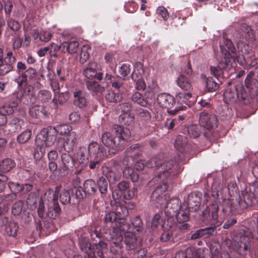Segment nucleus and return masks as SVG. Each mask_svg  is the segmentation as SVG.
I'll return each mask as SVG.
<instances>
[{
    "mask_svg": "<svg viewBox=\"0 0 258 258\" xmlns=\"http://www.w3.org/2000/svg\"><path fill=\"white\" fill-rule=\"evenodd\" d=\"M70 93L68 91L60 93L59 91L54 94V97L51 102L55 108L58 105H62L69 99Z\"/></svg>",
    "mask_w": 258,
    "mask_h": 258,
    "instance_id": "obj_25",
    "label": "nucleus"
},
{
    "mask_svg": "<svg viewBox=\"0 0 258 258\" xmlns=\"http://www.w3.org/2000/svg\"><path fill=\"white\" fill-rule=\"evenodd\" d=\"M219 87V84L213 78H208L206 81V88L209 92H214Z\"/></svg>",
    "mask_w": 258,
    "mask_h": 258,
    "instance_id": "obj_51",
    "label": "nucleus"
},
{
    "mask_svg": "<svg viewBox=\"0 0 258 258\" xmlns=\"http://www.w3.org/2000/svg\"><path fill=\"white\" fill-rule=\"evenodd\" d=\"M13 69V67L6 64L3 61L0 62V76H4L11 72Z\"/></svg>",
    "mask_w": 258,
    "mask_h": 258,
    "instance_id": "obj_63",
    "label": "nucleus"
},
{
    "mask_svg": "<svg viewBox=\"0 0 258 258\" xmlns=\"http://www.w3.org/2000/svg\"><path fill=\"white\" fill-rule=\"evenodd\" d=\"M176 98L177 103L181 104V106L176 108L174 110L168 111L170 114H176L179 110H183L184 108H185V105L189 107L193 105L196 101L195 98L192 96L191 93L190 92L187 93H179L176 95Z\"/></svg>",
    "mask_w": 258,
    "mask_h": 258,
    "instance_id": "obj_12",
    "label": "nucleus"
},
{
    "mask_svg": "<svg viewBox=\"0 0 258 258\" xmlns=\"http://www.w3.org/2000/svg\"><path fill=\"white\" fill-rule=\"evenodd\" d=\"M157 184V183H155ZM151 196V201L161 206H164V202L169 197L167 195H163L167 190L168 186L167 181H162L159 183Z\"/></svg>",
    "mask_w": 258,
    "mask_h": 258,
    "instance_id": "obj_10",
    "label": "nucleus"
},
{
    "mask_svg": "<svg viewBox=\"0 0 258 258\" xmlns=\"http://www.w3.org/2000/svg\"><path fill=\"white\" fill-rule=\"evenodd\" d=\"M130 66L128 64L123 63L119 68V73L122 77L127 76L130 73Z\"/></svg>",
    "mask_w": 258,
    "mask_h": 258,
    "instance_id": "obj_64",
    "label": "nucleus"
},
{
    "mask_svg": "<svg viewBox=\"0 0 258 258\" xmlns=\"http://www.w3.org/2000/svg\"><path fill=\"white\" fill-rule=\"evenodd\" d=\"M89 158L87 149L85 147H80L76 154L77 161L83 165H86L89 163Z\"/></svg>",
    "mask_w": 258,
    "mask_h": 258,
    "instance_id": "obj_26",
    "label": "nucleus"
},
{
    "mask_svg": "<svg viewBox=\"0 0 258 258\" xmlns=\"http://www.w3.org/2000/svg\"><path fill=\"white\" fill-rule=\"evenodd\" d=\"M157 102L160 107L167 110L172 108L175 103L173 96L166 93L159 94L157 96Z\"/></svg>",
    "mask_w": 258,
    "mask_h": 258,
    "instance_id": "obj_15",
    "label": "nucleus"
},
{
    "mask_svg": "<svg viewBox=\"0 0 258 258\" xmlns=\"http://www.w3.org/2000/svg\"><path fill=\"white\" fill-rule=\"evenodd\" d=\"M105 158H90L89 167L91 169H95L99 167L101 164V161L104 160Z\"/></svg>",
    "mask_w": 258,
    "mask_h": 258,
    "instance_id": "obj_57",
    "label": "nucleus"
},
{
    "mask_svg": "<svg viewBox=\"0 0 258 258\" xmlns=\"http://www.w3.org/2000/svg\"><path fill=\"white\" fill-rule=\"evenodd\" d=\"M10 124L15 127L16 131H20L24 125V121L17 117H14L11 120Z\"/></svg>",
    "mask_w": 258,
    "mask_h": 258,
    "instance_id": "obj_62",
    "label": "nucleus"
},
{
    "mask_svg": "<svg viewBox=\"0 0 258 258\" xmlns=\"http://www.w3.org/2000/svg\"><path fill=\"white\" fill-rule=\"evenodd\" d=\"M122 169L118 165L114 166L106 173V177L110 183H114L120 179Z\"/></svg>",
    "mask_w": 258,
    "mask_h": 258,
    "instance_id": "obj_24",
    "label": "nucleus"
},
{
    "mask_svg": "<svg viewBox=\"0 0 258 258\" xmlns=\"http://www.w3.org/2000/svg\"><path fill=\"white\" fill-rule=\"evenodd\" d=\"M112 208L116 217H125L128 214L127 209L122 205L116 203V205L113 206Z\"/></svg>",
    "mask_w": 258,
    "mask_h": 258,
    "instance_id": "obj_43",
    "label": "nucleus"
},
{
    "mask_svg": "<svg viewBox=\"0 0 258 258\" xmlns=\"http://www.w3.org/2000/svg\"><path fill=\"white\" fill-rule=\"evenodd\" d=\"M97 188H98L101 194H104L106 192L108 187V182L107 180L103 177H101L99 178L97 185Z\"/></svg>",
    "mask_w": 258,
    "mask_h": 258,
    "instance_id": "obj_50",
    "label": "nucleus"
},
{
    "mask_svg": "<svg viewBox=\"0 0 258 258\" xmlns=\"http://www.w3.org/2000/svg\"><path fill=\"white\" fill-rule=\"evenodd\" d=\"M61 160L63 166V170H69L74 166V160L69 154L67 153L62 154L61 155Z\"/></svg>",
    "mask_w": 258,
    "mask_h": 258,
    "instance_id": "obj_42",
    "label": "nucleus"
},
{
    "mask_svg": "<svg viewBox=\"0 0 258 258\" xmlns=\"http://www.w3.org/2000/svg\"><path fill=\"white\" fill-rule=\"evenodd\" d=\"M201 125H191L188 127L187 132L189 136L192 138H197L199 137L201 133Z\"/></svg>",
    "mask_w": 258,
    "mask_h": 258,
    "instance_id": "obj_45",
    "label": "nucleus"
},
{
    "mask_svg": "<svg viewBox=\"0 0 258 258\" xmlns=\"http://www.w3.org/2000/svg\"><path fill=\"white\" fill-rule=\"evenodd\" d=\"M90 47L88 45H84L82 49L80 54V61L81 63H85L90 57Z\"/></svg>",
    "mask_w": 258,
    "mask_h": 258,
    "instance_id": "obj_47",
    "label": "nucleus"
},
{
    "mask_svg": "<svg viewBox=\"0 0 258 258\" xmlns=\"http://www.w3.org/2000/svg\"><path fill=\"white\" fill-rule=\"evenodd\" d=\"M88 152L90 158H106L107 153L106 149L97 143L92 142L88 146Z\"/></svg>",
    "mask_w": 258,
    "mask_h": 258,
    "instance_id": "obj_14",
    "label": "nucleus"
},
{
    "mask_svg": "<svg viewBox=\"0 0 258 258\" xmlns=\"http://www.w3.org/2000/svg\"><path fill=\"white\" fill-rule=\"evenodd\" d=\"M18 104L17 100H11L0 106V111L7 116L14 112V108L17 107Z\"/></svg>",
    "mask_w": 258,
    "mask_h": 258,
    "instance_id": "obj_30",
    "label": "nucleus"
},
{
    "mask_svg": "<svg viewBox=\"0 0 258 258\" xmlns=\"http://www.w3.org/2000/svg\"><path fill=\"white\" fill-rule=\"evenodd\" d=\"M57 139L55 128L49 127L42 130L35 139L37 148L34 152V158L39 159L43 157L45 153V147L52 145L56 147Z\"/></svg>",
    "mask_w": 258,
    "mask_h": 258,
    "instance_id": "obj_4",
    "label": "nucleus"
},
{
    "mask_svg": "<svg viewBox=\"0 0 258 258\" xmlns=\"http://www.w3.org/2000/svg\"><path fill=\"white\" fill-rule=\"evenodd\" d=\"M31 136V131L29 130H27L18 136L17 140L19 143L24 144L29 140Z\"/></svg>",
    "mask_w": 258,
    "mask_h": 258,
    "instance_id": "obj_52",
    "label": "nucleus"
},
{
    "mask_svg": "<svg viewBox=\"0 0 258 258\" xmlns=\"http://www.w3.org/2000/svg\"><path fill=\"white\" fill-rule=\"evenodd\" d=\"M137 113L140 119L144 121L150 120L151 117L150 112L146 109L139 108L137 110Z\"/></svg>",
    "mask_w": 258,
    "mask_h": 258,
    "instance_id": "obj_53",
    "label": "nucleus"
},
{
    "mask_svg": "<svg viewBox=\"0 0 258 258\" xmlns=\"http://www.w3.org/2000/svg\"><path fill=\"white\" fill-rule=\"evenodd\" d=\"M134 116L128 112L121 114L119 117V122L127 126H132L134 123Z\"/></svg>",
    "mask_w": 258,
    "mask_h": 258,
    "instance_id": "obj_40",
    "label": "nucleus"
},
{
    "mask_svg": "<svg viewBox=\"0 0 258 258\" xmlns=\"http://www.w3.org/2000/svg\"><path fill=\"white\" fill-rule=\"evenodd\" d=\"M164 206L170 209V213L172 212L173 214H175L182 208L179 199L176 198H172L169 201H167V198L164 202Z\"/></svg>",
    "mask_w": 258,
    "mask_h": 258,
    "instance_id": "obj_31",
    "label": "nucleus"
},
{
    "mask_svg": "<svg viewBox=\"0 0 258 258\" xmlns=\"http://www.w3.org/2000/svg\"><path fill=\"white\" fill-rule=\"evenodd\" d=\"M123 232L118 231L117 229H114L110 236L109 237H106V239L115 247L120 248L122 245L121 243L123 240Z\"/></svg>",
    "mask_w": 258,
    "mask_h": 258,
    "instance_id": "obj_22",
    "label": "nucleus"
},
{
    "mask_svg": "<svg viewBox=\"0 0 258 258\" xmlns=\"http://www.w3.org/2000/svg\"><path fill=\"white\" fill-rule=\"evenodd\" d=\"M235 87L238 88V93L239 94V92L240 91V98L238 100L242 101L245 104L248 103L250 99L251 98V92H249V90H248V92H247V89L240 85H237Z\"/></svg>",
    "mask_w": 258,
    "mask_h": 258,
    "instance_id": "obj_37",
    "label": "nucleus"
},
{
    "mask_svg": "<svg viewBox=\"0 0 258 258\" xmlns=\"http://www.w3.org/2000/svg\"><path fill=\"white\" fill-rule=\"evenodd\" d=\"M224 101L226 103L230 104L236 102L239 99L240 94L238 93V88L234 87L233 89H227L223 94Z\"/></svg>",
    "mask_w": 258,
    "mask_h": 258,
    "instance_id": "obj_20",
    "label": "nucleus"
},
{
    "mask_svg": "<svg viewBox=\"0 0 258 258\" xmlns=\"http://www.w3.org/2000/svg\"><path fill=\"white\" fill-rule=\"evenodd\" d=\"M79 45L76 40L64 41L59 45V48L62 52L74 54L77 52Z\"/></svg>",
    "mask_w": 258,
    "mask_h": 258,
    "instance_id": "obj_19",
    "label": "nucleus"
},
{
    "mask_svg": "<svg viewBox=\"0 0 258 258\" xmlns=\"http://www.w3.org/2000/svg\"><path fill=\"white\" fill-rule=\"evenodd\" d=\"M29 113L32 117H38L43 113L42 112V107L38 105L34 106L30 108Z\"/></svg>",
    "mask_w": 258,
    "mask_h": 258,
    "instance_id": "obj_56",
    "label": "nucleus"
},
{
    "mask_svg": "<svg viewBox=\"0 0 258 258\" xmlns=\"http://www.w3.org/2000/svg\"><path fill=\"white\" fill-rule=\"evenodd\" d=\"M97 190V185L95 181L89 179L85 181L84 183V191L89 195H94Z\"/></svg>",
    "mask_w": 258,
    "mask_h": 258,
    "instance_id": "obj_34",
    "label": "nucleus"
},
{
    "mask_svg": "<svg viewBox=\"0 0 258 258\" xmlns=\"http://www.w3.org/2000/svg\"><path fill=\"white\" fill-rule=\"evenodd\" d=\"M97 65L96 62H89L84 70L83 74L85 77L89 79L96 78L99 80H102L103 74L97 73Z\"/></svg>",
    "mask_w": 258,
    "mask_h": 258,
    "instance_id": "obj_16",
    "label": "nucleus"
},
{
    "mask_svg": "<svg viewBox=\"0 0 258 258\" xmlns=\"http://www.w3.org/2000/svg\"><path fill=\"white\" fill-rule=\"evenodd\" d=\"M116 218V215H115L114 212L113 211H106L104 217L105 222L106 223H110L112 227Z\"/></svg>",
    "mask_w": 258,
    "mask_h": 258,
    "instance_id": "obj_55",
    "label": "nucleus"
},
{
    "mask_svg": "<svg viewBox=\"0 0 258 258\" xmlns=\"http://www.w3.org/2000/svg\"><path fill=\"white\" fill-rule=\"evenodd\" d=\"M23 203L22 201H19L16 202L12 207V213L15 215H19L22 212L23 208Z\"/></svg>",
    "mask_w": 258,
    "mask_h": 258,
    "instance_id": "obj_58",
    "label": "nucleus"
},
{
    "mask_svg": "<svg viewBox=\"0 0 258 258\" xmlns=\"http://www.w3.org/2000/svg\"><path fill=\"white\" fill-rule=\"evenodd\" d=\"M86 85L89 91L94 93H101L104 91V88L94 81L88 80Z\"/></svg>",
    "mask_w": 258,
    "mask_h": 258,
    "instance_id": "obj_35",
    "label": "nucleus"
},
{
    "mask_svg": "<svg viewBox=\"0 0 258 258\" xmlns=\"http://www.w3.org/2000/svg\"><path fill=\"white\" fill-rule=\"evenodd\" d=\"M201 251L200 249L187 248L185 251H180L177 252L175 258H201V256L198 255L199 253L201 252Z\"/></svg>",
    "mask_w": 258,
    "mask_h": 258,
    "instance_id": "obj_23",
    "label": "nucleus"
},
{
    "mask_svg": "<svg viewBox=\"0 0 258 258\" xmlns=\"http://www.w3.org/2000/svg\"><path fill=\"white\" fill-rule=\"evenodd\" d=\"M257 202L250 188L249 191L245 189L242 190L240 195L236 194L224 199L222 204V211L232 215L236 214L240 210L246 209Z\"/></svg>",
    "mask_w": 258,
    "mask_h": 258,
    "instance_id": "obj_1",
    "label": "nucleus"
},
{
    "mask_svg": "<svg viewBox=\"0 0 258 258\" xmlns=\"http://www.w3.org/2000/svg\"><path fill=\"white\" fill-rule=\"evenodd\" d=\"M60 188V186H57L55 187L54 191L48 189L44 196V200H47L48 202L47 215L51 219H55L60 212V208L57 202Z\"/></svg>",
    "mask_w": 258,
    "mask_h": 258,
    "instance_id": "obj_6",
    "label": "nucleus"
},
{
    "mask_svg": "<svg viewBox=\"0 0 258 258\" xmlns=\"http://www.w3.org/2000/svg\"><path fill=\"white\" fill-rule=\"evenodd\" d=\"M133 102L137 103L142 106H146L148 104V101L145 100L142 94L138 92H135L132 96Z\"/></svg>",
    "mask_w": 258,
    "mask_h": 258,
    "instance_id": "obj_48",
    "label": "nucleus"
},
{
    "mask_svg": "<svg viewBox=\"0 0 258 258\" xmlns=\"http://www.w3.org/2000/svg\"><path fill=\"white\" fill-rule=\"evenodd\" d=\"M124 242L127 250H132L137 246V238L135 235L131 232H127L124 234Z\"/></svg>",
    "mask_w": 258,
    "mask_h": 258,
    "instance_id": "obj_33",
    "label": "nucleus"
},
{
    "mask_svg": "<svg viewBox=\"0 0 258 258\" xmlns=\"http://www.w3.org/2000/svg\"><path fill=\"white\" fill-rule=\"evenodd\" d=\"M237 48L238 49V57L242 55L245 62L248 61V59L254 56L253 51L247 44L243 42H239L237 44Z\"/></svg>",
    "mask_w": 258,
    "mask_h": 258,
    "instance_id": "obj_18",
    "label": "nucleus"
},
{
    "mask_svg": "<svg viewBox=\"0 0 258 258\" xmlns=\"http://www.w3.org/2000/svg\"><path fill=\"white\" fill-rule=\"evenodd\" d=\"M201 205V198L195 194H190L187 199V206L189 210L196 211Z\"/></svg>",
    "mask_w": 258,
    "mask_h": 258,
    "instance_id": "obj_27",
    "label": "nucleus"
},
{
    "mask_svg": "<svg viewBox=\"0 0 258 258\" xmlns=\"http://www.w3.org/2000/svg\"><path fill=\"white\" fill-rule=\"evenodd\" d=\"M103 242H99L96 246L95 248L92 249L91 244L88 242H82L80 243V248L83 252L87 255H84V258H102L103 254V251L100 249L101 247H105Z\"/></svg>",
    "mask_w": 258,
    "mask_h": 258,
    "instance_id": "obj_11",
    "label": "nucleus"
},
{
    "mask_svg": "<svg viewBox=\"0 0 258 258\" xmlns=\"http://www.w3.org/2000/svg\"><path fill=\"white\" fill-rule=\"evenodd\" d=\"M253 74H249L247 76L245 80V85L246 89L249 90L251 93H256L258 92V82L255 79L252 78Z\"/></svg>",
    "mask_w": 258,
    "mask_h": 258,
    "instance_id": "obj_28",
    "label": "nucleus"
},
{
    "mask_svg": "<svg viewBox=\"0 0 258 258\" xmlns=\"http://www.w3.org/2000/svg\"><path fill=\"white\" fill-rule=\"evenodd\" d=\"M78 136L74 132L70 133L66 137L58 138L56 144V149L59 152L64 150L68 152L73 151L77 144Z\"/></svg>",
    "mask_w": 258,
    "mask_h": 258,
    "instance_id": "obj_8",
    "label": "nucleus"
},
{
    "mask_svg": "<svg viewBox=\"0 0 258 258\" xmlns=\"http://www.w3.org/2000/svg\"><path fill=\"white\" fill-rule=\"evenodd\" d=\"M55 128L56 130V134L58 133L60 135H64L71 133L70 126L66 124L59 125L56 126Z\"/></svg>",
    "mask_w": 258,
    "mask_h": 258,
    "instance_id": "obj_61",
    "label": "nucleus"
},
{
    "mask_svg": "<svg viewBox=\"0 0 258 258\" xmlns=\"http://www.w3.org/2000/svg\"><path fill=\"white\" fill-rule=\"evenodd\" d=\"M15 161L10 158H6L0 161V175L10 172L15 167Z\"/></svg>",
    "mask_w": 258,
    "mask_h": 258,
    "instance_id": "obj_29",
    "label": "nucleus"
},
{
    "mask_svg": "<svg viewBox=\"0 0 258 258\" xmlns=\"http://www.w3.org/2000/svg\"><path fill=\"white\" fill-rule=\"evenodd\" d=\"M71 190H63L60 194V202L63 205L70 203Z\"/></svg>",
    "mask_w": 258,
    "mask_h": 258,
    "instance_id": "obj_54",
    "label": "nucleus"
},
{
    "mask_svg": "<svg viewBox=\"0 0 258 258\" xmlns=\"http://www.w3.org/2000/svg\"><path fill=\"white\" fill-rule=\"evenodd\" d=\"M118 189L123 195L124 199L126 200H130L135 196V189H130V183L126 181H121L118 183Z\"/></svg>",
    "mask_w": 258,
    "mask_h": 258,
    "instance_id": "obj_21",
    "label": "nucleus"
},
{
    "mask_svg": "<svg viewBox=\"0 0 258 258\" xmlns=\"http://www.w3.org/2000/svg\"><path fill=\"white\" fill-rule=\"evenodd\" d=\"M220 51L225 59V61H221L217 67H210V71L212 75L217 79L222 75H224V72L232 73L234 71L232 63L237 57L236 49L231 40L224 38L223 45L220 46Z\"/></svg>",
    "mask_w": 258,
    "mask_h": 258,
    "instance_id": "obj_2",
    "label": "nucleus"
},
{
    "mask_svg": "<svg viewBox=\"0 0 258 258\" xmlns=\"http://www.w3.org/2000/svg\"><path fill=\"white\" fill-rule=\"evenodd\" d=\"M175 215L179 223H184L189 219V210L188 208L183 209L182 207Z\"/></svg>",
    "mask_w": 258,
    "mask_h": 258,
    "instance_id": "obj_38",
    "label": "nucleus"
},
{
    "mask_svg": "<svg viewBox=\"0 0 258 258\" xmlns=\"http://www.w3.org/2000/svg\"><path fill=\"white\" fill-rule=\"evenodd\" d=\"M144 74V70L143 65L140 63H137L135 65L134 70L132 74V79L133 81L143 79V76Z\"/></svg>",
    "mask_w": 258,
    "mask_h": 258,
    "instance_id": "obj_39",
    "label": "nucleus"
},
{
    "mask_svg": "<svg viewBox=\"0 0 258 258\" xmlns=\"http://www.w3.org/2000/svg\"><path fill=\"white\" fill-rule=\"evenodd\" d=\"M2 222H0V226H3L5 224V229L6 233L10 236H15L17 235L18 230L17 224L14 221H9L7 217H1Z\"/></svg>",
    "mask_w": 258,
    "mask_h": 258,
    "instance_id": "obj_17",
    "label": "nucleus"
},
{
    "mask_svg": "<svg viewBox=\"0 0 258 258\" xmlns=\"http://www.w3.org/2000/svg\"><path fill=\"white\" fill-rule=\"evenodd\" d=\"M36 71L32 68H29L23 74V78L26 77L27 80H31L36 78Z\"/></svg>",
    "mask_w": 258,
    "mask_h": 258,
    "instance_id": "obj_60",
    "label": "nucleus"
},
{
    "mask_svg": "<svg viewBox=\"0 0 258 258\" xmlns=\"http://www.w3.org/2000/svg\"><path fill=\"white\" fill-rule=\"evenodd\" d=\"M199 123L207 130L214 129L218 126V119L214 114L202 112L200 115Z\"/></svg>",
    "mask_w": 258,
    "mask_h": 258,
    "instance_id": "obj_13",
    "label": "nucleus"
},
{
    "mask_svg": "<svg viewBox=\"0 0 258 258\" xmlns=\"http://www.w3.org/2000/svg\"><path fill=\"white\" fill-rule=\"evenodd\" d=\"M130 136L131 132L128 128L115 124L110 131L102 134L101 141L104 146L114 152L120 150L124 141L128 140Z\"/></svg>",
    "mask_w": 258,
    "mask_h": 258,
    "instance_id": "obj_3",
    "label": "nucleus"
},
{
    "mask_svg": "<svg viewBox=\"0 0 258 258\" xmlns=\"http://www.w3.org/2000/svg\"><path fill=\"white\" fill-rule=\"evenodd\" d=\"M253 237L252 230L246 229L238 232L234 237V245L239 253L245 255L249 249L250 239Z\"/></svg>",
    "mask_w": 258,
    "mask_h": 258,
    "instance_id": "obj_7",
    "label": "nucleus"
},
{
    "mask_svg": "<svg viewBox=\"0 0 258 258\" xmlns=\"http://www.w3.org/2000/svg\"><path fill=\"white\" fill-rule=\"evenodd\" d=\"M212 196L214 197V201L212 204L207 206L205 210L203 211L202 215L205 220L208 222L216 221L218 218V205L216 200L219 197L218 191L213 192Z\"/></svg>",
    "mask_w": 258,
    "mask_h": 258,
    "instance_id": "obj_9",
    "label": "nucleus"
},
{
    "mask_svg": "<svg viewBox=\"0 0 258 258\" xmlns=\"http://www.w3.org/2000/svg\"><path fill=\"white\" fill-rule=\"evenodd\" d=\"M74 103L75 105L80 108H83L87 105V99L85 97L83 92L80 90H78L74 92Z\"/></svg>",
    "mask_w": 258,
    "mask_h": 258,
    "instance_id": "obj_32",
    "label": "nucleus"
},
{
    "mask_svg": "<svg viewBox=\"0 0 258 258\" xmlns=\"http://www.w3.org/2000/svg\"><path fill=\"white\" fill-rule=\"evenodd\" d=\"M147 165L150 167H156L157 175L153 178L151 182L159 183L162 181H166L171 175L173 164L171 161H165L159 157H154L150 159Z\"/></svg>",
    "mask_w": 258,
    "mask_h": 258,
    "instance_id": "obj_5",
    "label": "nucleus"
},
{
    "mask_svg": "<svg viewBox=\"0 0 258 258\" xmlns=\"http://www.w3.org/2000/svg\"><path fill=\"white\" fill-rule=\"evenodd\" d=\"M125 226L127 227V225L125 224V217H117L113 225H112V227L114 229H117L120 231L121 230L124 231Z\"/></svg>",
    "mask_w": 258,
    "mask_h": 258,
    "instance_id": "obj_49",
    "label": "nucleus"
},
{
    "mask_svg": "<svg viewBox=\"0 0 258 258\" xmlns=\"http://www.w3.org/2000/svg\"><path fill=\"white\" fill-rule=\"evenodd\" d=\"M176 82L178 86L182 90L189 91L192 89L189 81L183 75H180L177 78Z\"/></svg>",
    "mask_w": 258,
    "mask_h": 258,
    "instance_id": "obj_36",
    "label": "nucleus"
},
{
    "mask_svg": "<svg viewBox=\"0 0 258 258\" xmlns=\"http://www.w3.org/2000/svg\"><path fill=\"white\" fill-rule=\"evenodd\" d=\"M51 93L50 91L42 90L39 91L37 94V99L42 102H47L51 98Z\"/></svg>",
    "mask_w": 258,
    "mask_h": 258,
    "instance_id": "obj_46",
    "label": "nucleus"
},
{
    "mask_svg": "<svg viewBox=\"0 0 258 258\" xmlns=\"http://www.w3.org/2000/svg\"><path fill=\"white\" fill-rule=\"evenodd\" d=\"M187 143V139L184 136H178L175 140L174 146L179 152H182Z\"/></svg>",
    "mask_w": 258,
    "mask_h": 258,
    "instance_id": "obj_41",
    "label": "nucleus"
},
{
    "mask_svg": "<svg viewBox=\"0 0 258 258\" xmlns=\"http://www.w3.org/2000/svg\"><path fill=\"white\" fill-rule=\"evenodd\" d=\"M216 227L215 225L211 226L206 228L201 229L203 236L205 238H208L212 235H213L216 233Z\"/></svg>",
    "mask_w": 258,
    "mask_h": 258,
    "instance_id": "obj_59",
    "label": "nucleus"
},
{
    "mask_svg": "<svg viewBox=\"0 0 258 258\" xmlns=\"http://www.w3.org/2000/svg\"><path fill=\"white\" fill-rule=\"evenodd\" d=\"M105 98L107 101L110 102L117 103L122 99V96L120 93L109 91L105 95Z\"/></svg>",
    "mask_w": 258,
    "mask_h": 258,
    "instance_id": "obj_44",
    "label": "nucleus"
}]
</instances>
